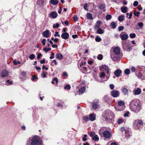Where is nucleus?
Masks as SVG:
<instances>
[{"label": "nucleus", "mask_w": 145, "mask_h": 145, "mask_svg": "<svg viewBox=\"0 0 145 145\" xmlns=\"http://www.w3.org/2000/svg\"><path fill=\"white\" fill-rule=\"evenodd\" d=\"M129 108L131 110L135 113H137L142 108L140 101L137 99L131 101L129 104Z\"/></svg>", "instance_id": "f257e3e1"}, {"label": "nucleus", "mask_w": 145, "mask_h": 145, "mask_svg": "<svg viewBox=\"0 0 145 145\" xmlns=\"http://www.w3.org/2000/svg\"><path fill=\"white\" fill-rule=\"evenodd\" d=\"M113 52L114 54H112L111 57L114 61H117L121 58V57L120 56V49L118 47H114L113 49Z\"/></svg>", "instance_id": "f03ea898"}, {"label": "nucleus", "mask_w": 145, "mask_h": 145, "mask_svg": "<svg viewBox=\"0 0 145 145\" xmlns=\"http://www.w3.org/2000/svg\"><path fill=\"white\" fill-rule=\"evenodd\" d=\"M104 118L106 121L110 122L114 118V115L112 112L109 110H106L103 114Z\"/></svg>", "instance_id": "7ed1b4c3"}, {"label": "nucleus", "mask_w": 145, "mask_h": 145, "mask_svg": "<svg viewBox=\"0 0 145 145\" xmlns=\"http://www.w3.org/2000/svg\"><path fill=\"white\" fill-rule=\"evenodd\" d=\"M32 145H41L42 142L40 138L37 136H34L30 138Z\"/></svg>", "instance_id": "20e7f679"}, {"label": "nucleus", "mask_w": 145, "mask_h": 145, "mask_svg": "<svg viewBox=\"0 0 145 145\" xmlns=\"http://www.w3.org/2000/svg\"><path fill=\"white\" fill-rule=\"evenodd\" d=\"M122 46L123 48L125 51L128 52L130 51L132 47L130 46L129 42L126 41L122 42Z\"/></svg>", "instance_id": "39448f33"}, {"label": "nucleus", "mask_w": 145, "mask_h": 145, "mask_svg": "<svg viewBox=\"0 0 145 145\" xmlns=\"http://www.w3.org/2000/svg\"><path fill=\"white\" fill-rule=\"evenodd\" d=\"M118 106L115 107V109L121 111L123 110L124 108V103L123 101H120L118 103Z\"/></svg>", "instance_id": "423d86ee"}, {"label": "nucleus", "mask_w": 145, "mask_h": 145, "mask_svg": "<svg viewBox=\"0 0 145 145\" xmlns=\"http://www.w3.org/2000/svg\"><path fill=\"white\" fill-rule=\"evenodd\" d=\"M120 130L122 132L125 131V134L126 137H127H127H129L131 136V133L128 130H125L124 127H121L120 128Z\"/></svg>", "instance_id": "0eeeda50"}, {"label": "nucleus", "mask_w": 145, "mask_h": 145, "mask_svg": "<svg viewBox=\"0 0 145 145\" xmlns=\"http://www.w3.org/2000/svg\"><path fill=\"white\" fill-rule=\"evenodd\" d=\"M111 95L114 97H117L119 95V93L118 91L114 90L111 92Z\"/></svg>", "instance_id": "6e6552de"}, {"label": "nucleus", "mask_w": 145, "mask_h": 145, "mask_svg": "<svg viewBox=\"0 0 145 145\" xmlns=\"http://www.w3.org/2000/svg\"><path fill=\"white\" fill-rule=\"evenodd\" d=\"M99 102V101L98 99H95L94 100L93 102L92 103V107L93 108L96 109L98 108Z\"/></svg>", "instance_id": "1a4fd4ad"}, {"label": "nucleus", "mask_w": 145, "mask_h": 145, "mask_svg": "<svg viewBox=\"0 0 145 145\" xmlns=\"http://www.w3.org/2000/svg\"><path fill=\"white\" fill-rule=\"evenodd\" d=\"M50 33V32L49 30L47 29L42 33V35L44 37L48 38L49 37Z\"/></svg>", "instance_id": "9d476101"}, {"label": "nucleus", "mask_w": 145, "mask_h": 145, "mask_svg": "<svg viewBox=\"0 0 145 145\" xmlns=\"http://www.w3.org/2000/svg\"><path fill=\"white\" fill-rule=\"evenodd\" d=\"M61 38L64 39H67L69 37V34L67 32L63 33L61 35Z\"/></svg>", "instance_id": "9b49d317"}, {"label": "nucleus", "mask_w": 145, "mask_h": 145, "mask_svg": "<svg viewBox=\"0 0 145 145\" xmlns=\"http://www.w3.org/2000/svg\"><path fill=\"white\" fill-rule=\"evenodd\" d=\"M141 90L140 88H138L137 89H135L133 91V93L134 95H138L140 94Z\"/></svg>", "instance_id": "f8f14e48"}, {"label": "nucleus", "mask_w": 145, "mask_h": 145, "mask_svg": "<svg viewBox=\"0 0 145 145\" xmlns=\"http://www.w3.org/2000/svg\"><path fill=\"white\" fill-rule=\"evenodd\" d=\"M103 135L104 137L106 138H108L110 137L111 134L109 131H105L104 132Z\"/></svg>", "instance_id": "ddd939ff"}, {"label": "nucleus", "mask_w": 145, "mask_h": 145, "mask_svg": "<svg viewBox=\"0 0 145 145\" xmlns=\"http://www.w3.org/2000/svg\"><path fill=\"white\" fill-rule=\"evenodd\" d=\"M109 69V68L108 66L105 65L100 66L99 68L100 70L102 71H107Z\"/></svg>", "instance_id": "4468645a"}, {"label": "nucleus", "mask_w": 145, "mask_h": 145, "mask_svg": "<svg viewBox=\"0 0 145 145\" xmlns=\"http://www.w3.org/2000/svg\"><path fill=\"white\" fill-rule=\"evenodd\" d=\"M89 120L91 121H94L95 119V115L93 113L90 114L89 117Z\"/></svg>", "instance_id": "2eb2a0df"}, {"label": "nucleus", "mask_w": 145, "mask_h": 145, "mask_svg": "<svg viewBox=\"0 0 145 145\" xmlns=\"http://www.w3.org/2000/svg\"><path fill=\"white\" fill-rule=\"evenodd\" d=\"M136 75L139 79H141L142 80H145V76H143L141 72H139L137 74H136Z\"/></svg>", "instance_id": "dca6fc26"}, {"label": "nucleus", "mask_w": 145, "mask_h": 145, "mask_svg": "<svg viewBox=\"0 0 145 145\" xmlns=\"http://www.w3.org/2000/svg\"><path fill=\"white\" fill-rule=\"evenodd\" d=\"M50 17H52L53 18H56L57 16V14L56 12H50Z\"/></svg>", "instance_id": "f3484780"}, {"label": "nucleus", "mask_w": 145, "mask_h": 145, "mask_svg": "<svg viewBox=\"0 0 145 145\" xmlns=\"http://www.w3.org/2000/svg\"><path fill=\"white\" fill-rule=\"evenodd\" d=\"M8 74V71L6 70L3 71L1 73V76L2 77H4L7 76Z\"/></svg>", "instance_id": "a211bd4d"}, {"label": "nucleus", "mask_w": 145, "mask_h": 145, "mask_svg": "<svg viewBox=\"0 0 145 145\" xmlns=\"http://www.w3.org/2000/svg\"><path fill=\"white\" fill-rule=\"evenodd\" d=\"M121 72V71L120 69H117L114 72V74L116 77H118Z\"/></svg>", "instance_id": "6ab92c4d"}, {"label": "nucleus", "mask_w": 145, "mask_h": 145, "mask_svg": "<svg viewBox=\"0 0 145 145\" xmlns=\"http://www.w3.org/2000/svg\"><path fill=\"white\" fill-rule=\"evenodd\" d=\"M120 37L122 40H125L127 39L128 38V35L127 34H124L122 35H120Z\"/></svg>", "instance_id": "aec40b11"}, {"label": "nucleus", "mask_w": 145, "mask_h": 145, "mask_svg": "<svg viewBox=\"0 0 145 145\" xmlns=\"http://www.w3.org/2000/svg\"><path fill=\"white\" fill-rule=\"evenodd\" d=\"M98 7L101 10H103V12L105 11V5L104 4L101 3L99 5Z\"/></svg>", "instance_id": "412c9836"}, {"label": "nucleus", "mask_w": 145, "mask_h": 145, "mask_svg": "<svg viewBox=\"0 0 145 145\" xmlns=\"http://www.w3.org/2000/svg\"><path fill=\"white\" fill-rule=\"evenodd\" d=\"M133 126L136 129H138L139 128V125L136 120L134 121L133 123Z\"/></svg>", "instance_id": "4be33fe9"}, {"label": "nucleus", "mask_w": 145, "mask_h": 145, "mask_svg": "<svg viewBox=\"0 0 145 145\" xmlns=\"http://www.w3.org/2000/svg\"><path fill=\"white\" fill-rule=\"evenodd\" d=\"M56 58L59 60L62 59L63 58V55L59 53H57L56 55Z\"/></svg>", "instance_id": "5701e85b"}, {"label": "nucleus", "mask_w": 145, "mask_h": 145, "mask_svg": "<svg viewBox=\"0 0 145 145\" xmlns=\"http://www.w3.org/2000/svg\"><path fill=\"white\" fill-rule=\"evenodd\" d=\"M122 91L124 95H125L128 92V90L126 88H123L122 89Z\"/></svg>", "instance_id": "b1692460"}, {"label": "nucleus", "mask_w": 145, "mask_h": 145, "mask_svg": "<svg viewBox=\"0 0 145 145\" xmlns=\"http://www.w3.org/2000/svg\"><path fill=\"white\" fill-rule=\"evenodd\" d=\"M110 26H111V28L113 29H115L116 27V24L114 22H111L110 24Z\"/></svg>", "instance_id": "393cba45"}, {"label": "nucleus", "mask_w": 145, "mask_h": 145, "mask_svg": "<svg viewBox=\"0 0 145 145\" xmlns=\"http://www.w3.org/2000/svg\"><path fill=\"white\" fill-rule=\"evenodd\" d=\"M85 90L86 87H83L79 90V93H80L82 94L84 92Z\"/></svg>", "instance_id": "a878e982"}, {"label": "nucleus", "mask_w": 145, "mask_h": 145, "mask_svg": "<svg viewBox=\"0 0 145 145\" xmlns=\"http://www.w3.org/2000/svg\"><path fill=\"white\" fill-rule=\"evenodd\" d=\"M124 16L123 15H121L119 16L118 20L120 22H122L124 20Z\"/></svg>", "instance_id": "bb28decb"}, {"label": "nucleus", "mask_w": 145, "mask_h": 145, "mask_svg": "<svg viewBox=\"0 0 145 145\" xmlns=\"http://www.w3.org/2000/svg\"><path fill=\"white\" fill-rule=\"evenodd\" d=\"M127 7H123L121 8V10L122 12L125 13L127 12Z\"/></svg>", "instance_id": "cd10ccee"}, {"label": "nucleus", "mask_w": 145, "mask_h": 145, "mask_svg": "<svg viewBox=\"0 0 145 145\" xmlns=\"http://www.w3.org/2000/svg\"><path fill=\"white\" fill-rule=\"evenodd\" d=\"M59 2L58 0H51V3L54 5H57Z\"/></svg>", "instance_id": "c85d7f7f"}, {"label": "nucleus", "mask_w": 145, "mask_h": 145, "mask_svg": "<svg viewBox=\"0 0 145 145\" xmlns=\"http://www.w3.org/2000/svg\"><path fill=\"white\" fill-rule=\"evenodd\" d=\"M87 18L88 19L91 20L93 19L92 16L90 13H87Z\"/></svg>", "instance_id": "c756f323"}, {"label": "nucleus", "mask_w": 145, "mask_h": 145, "mask_svg": "<svg viewBox=\"0 0 145 145\" xmlns=\"http://www.w3.org/2000/svg\"><path fill=\"white\" fill-rule=\"evenodd\" d=\"M51 50V48H47L45 47L43 49V50L46 53H47L48 52Z\"/></svg>", "instance_id": "7c9ffc66"}, {"label": "nucleus", "mask_w": 145, "mask_h": 145, "mask_svg": "<svg viewBox=\"0 0 145 145\" xmlns=\"http://www.w3.org/2000/svg\"><path fill=\"white\" fill-rule=\"evenodd\" d=\"M136 120L137 121L138 123V124L139 125H143V122L141 120L138 119Z\"/></svg>", "instance_id": "2f4dec72"}, {"label": "nucleus", "mask_w": 145, "mask_h": 145, "mask_svg": "<svg viewBox=\"0 0 145 145\" xmlns=\"http://www.w3.org/2000/svg\"><path fill=\"white\" fill-rule=\"evenodd\" d=\"M97 33L99 34H102L103 33V31L101 28H99L97 31Z\"/></svg>", "instance_id": "473e14b6"}, {"label": "nucleus", "mask_w": 145, "mask_h": 145, "mask_svg": "<svg viewBox=\"0 0 145 145\" xmlns=\"http://www.w3.org/2000/svg\"><path fill=\"white\" fill-rule=\"evenodd\" d=\"M95 40L97 42H99L101 40V39L99 36H97L96 37Z\"/></svg>", "instance_id": "72a5a7b5"}, {"label": "nucleus", "mask_w": 145, "mask_h": 145, "mask_svg": "<svg viewBox=\"0 0 145 145\" xmlns=\"http://www.w3.org/2000/svg\"><path fill=\"white\" fill-rule=\"evenodd\" d=\"M124 72L125 74L128 75L130 72V70L129 69H127L125 70Z\"/></svg>", "instance_id": "f704fd0d"}, {"label": "nucleus", "mask_w": 145, "mask_h": 145, "mask_svg": "<svg viewBox=\"0 0 145 145\" xmlns=\"http://www.w3.org/2000/svg\"><path fill=\"white\" fill-rule=\"evenodd\" d=\"M99 137H98L97 135H95L93 136L92 138V139L95 140H99Z\"/></svg>", "instance_id": "c9c22d12"}, {"label": "nucleus", "mask_w": 145, "mask_h": 145, "mask_svg": "<svg viewBox=\"0 0 145 145\" xmlns=\"http://www.w3.org/2000/svg\"><path fill=\"white\" fill-rule=\"evenodd\" d=\"M112 18V16L110 15H107L106 17V19L107 20H110Z\"/></svg>", "instance_id": "e433bc0d"}, {"label": "nucleus", "mask_w": 145, "mask_h": 145, "mask_svg": "<svg viewBox=\"0 0 145 145\" xmlns=\"http://www.w3.org/2000/svg\"><path fill=\"white\" fill-rule=\"evenodd\" d=\"M129 36L131 38H134L136 37V34L135 33H131L130 34Z\"/></svg>", "instance_id": "4c0bfd02"}, {"label": "nucleus", "mask_w": 145, "mask_h": 145, "mask_svg": "<svg viewBox=\"0 0 145 145\" xmlns=\"http://www.w3.org/2000/svg\"><path fill=\"white\" fill-rule=\"evenodd\" d=\"M35 56L33 54H31L29 56V59L31 60L34 59L35 58Z\"/></svg>", "instance_id": "58836bf2"}, {"label": "nucleus", "mask_w": 145, "mask_h": 145, "mask_svg": "<svg viewBox=\"0 0 145 145\" xmlns=\"http://www.w3.org/2000/svg\"><path fill=\"white\" fill-rule=\"evenodd\" d=\"M97 58L99 60H101L103 59V55L101 54H99L97 56Z\"/></svg>", "instance_id": "ea45409f"}, {"label": "nucleus", "mask_w": 145, "mask_h": 145, "mask_svg": "<svg viewBox=\"0 0 145 145\" xmlns=\"http://www.w3.org/2000/svg\"><path fill=\"white\" fill-rule=\"evenodd\" d=\"M123 121V120L122 119H119L117 121V123L118 124H120L122 123Z\"/></svg>", "instance_id": "a19ab883"}, {"label": "nucleus", "mask_w": 145, "mask_h": 145, "mask_svg": "<svg viewBox=\"0 0 145 145\" xmlns=\"http://www.w3.org/2000/svg\"><path fill=\"white\" fill-rule=\"evenodd\" d=\"M59 26V24L58 23H56L54 24L53 25V27L54 28H58Z\"/></svg>", "instance_id": "79ce46f5"}, {"label": "nucleus", "mask_w": 145, "mask_h": 145, "mask_svg": "<svg viewBox=\"0 0 145 145\" xmlns=\"http://www.w3.org/2000/svg\"><path fill=\"white\" fill-rule=\"evenodd\" d=\"M30 138L27 141L26 145H32L31 142L30 140Z\"/></svg>", "instance_id": "37998d69"}, {"label": "nucleus", "mask_w": 145, "mask_h": 145, "mask_svg": "<svg viewBox=\"0 0 145 145\" xmlns=\"http://www.w3.org/2000/svg\"><path fill=\"white\" fill-rule=\"evenodd\" d=\"M13 62L14 63V64L15 65H17L18 64H20V62L18 61H16V60H14L13 61Z\"/></svg>", "instance_id": "c03bdc74"}, {"label": "nucleus", "mask_w": 145, "mask_h": 145, "mask_svg": "<svg viewBox=\"0 0 145 145\" xmlns=\"http://www.w3.org/2000/svg\"><path fill=\"white\" fill-rule=\"evenodd\" d=\"M124 27L122 26H121L119 27L118 28V30L119 31H120L123 30L124 29Z\"/></svg>", "instance_id": "a18cd8bd"}, {"label": "nucleus", "mask_w": 145, "mask_h": 145, "mask_svg": "<svg viewBox=\"0 0 145 145\" xmlns=\"http://www.w3.org/2000/svg\"><path fill=\"white\" fill-rule=\"evenodd\" d=\"M139 14L140 12H138L135 11L134 12V15L137 17L139 16Z\"/></svg>", "instance_id": "49530a36"}, {"label": "nucleus", "mask_w": 145, "mask_h": 145, "mask_svg": "<svg viewBox=\"0 0 145 145\" xmlns=\"http://www.w3.org/2000/svg\"><path fill=\"white\" fill-rule=\"evenodd\" d=\"M138 1H134L133 4V6L135 7L137 6L138 5Z\"/></svg>", "instance_id": "de8ad7c7"}, {"label": "nucleus", "mask_w": 145, "mask_h": 145, "mask_svg": "<svg viewBox=\"0 0 145 145\" xmlns=\"http://www.w3.org/2000/svg\"><path fill=\"white\" fill-rule=\"evenodd\" d=\"M73 19L74 21H76L78 20V18L76 15H74L73 17Z\"/></svg>", "instance_id": "09e8293b"}, {"label": "nucleus", "mask_w": 145, "mask_h": 145, "mask_svg": "<svg viewBox=\"0 0 145 145\" xmlns=\"http://www.w3.org/2000/svg\"><path fill=\"white\" fill-rule=\"evenodd\" d=\"M95 135V133L94 131L91 132L89 135V136L91 137H93Z\"/></svg>", "instance_id": "8fccbe9b"}, {"label": "nucleus", "mask_w": 145, "mask_h": 145, "mask_svg": "<svg viewBox=\"0 0 145 145\" xmlns=\"http://www.w3.org/2000/svg\"><path fill=\"white\" fill-rule=\"evenodd\" d=\"M71 88V86L70 85L68 84L65 86L64 88L65 89H69Z\"/></svg>", "instance_id": "3c124183"}, {"label": "nucleus", "mask_w": 145, "mask_h": 145, "mask_svg": "<svg viewBox=\"0 0 145 145\" xmlns=\"http://www.w3.org/2000/svg\"><path fill=\"white\" fill-rule=\"evenodd\" d=\"M138 25L139 27H141L143 26V24L142 22H140L138 23Z\"/></svg>", "instance_id": "603ef678"}, {"label": "nucleus", "mask_w": 145, "mask_h": 145, "mask_svg": "<svg viewBox=\"0 0 145 145\" xmlns=\"http://www.w3.org/2000/svg\"><path fill=\"white\" fill-rule=\"evenodd\" d=\"M46 39H43L42 41V42H41L42 43V45L43 46H44L45 45V43H46L45 42L46 41Z\"/></svg>", "instance_id": "864d4df0"}, {"label": "nucleus", "mask_w": 145, "mask_h": 145, "mask_svg": "<svg viewBox=\"0 0 145 145\" xmlns=\"http://www.w3.org/2000/svg\"><path fill=\"white\" fill-rule=\"evenodd\" d=\"M47 74L46 72H43L42 73V77L43 78H44L46 77V74Z\"/></svg>", "instance_id": "5fc2aeb1"}, {"label": "nucleus", "mask_w": 145, "mask_h": 145, "mask_svg": "<svg viewBox=\"0 0 145 145\" xmlns=\"http://www.w3.org/2000/svg\"><path fill=\"white\" fill-rule=\"evenodd\" d=\"M88 4L87 3L84 6V9L86 10H88Z\"/></svg>", "instance_id": "6e6d98bb"}, {"label": "nucleus", "mask_w": 145, "mask_h": 145, "mask_svg": "<svg viewBox=\"0 0 145 145\" xmlns=\"http://www.w3.org/2000/svg\"><path fill=\"white\" fill-rule=\"evenodd\" d=\"M110 87L111 89L112 90L114 89V86L113 84H110Z\"/></svg>", "instance_id": "4d7b16f0"}, {"label": "nucleus", "mask_w": 145, "mask_h": 145, "mask_svg": "<svg viewBox=\"0 0 145 145\" xmlns=\"http://www.w3.org/2000/svg\"><path fill=\"white\" fill-rule=\"evenodd\" d=\"M129 112V111H127L126 113H125L124 114V116L125 117L128 116Z\"/></svg>", "instance_id": "13d9d810"}, {"label": "nucleus", "mask_w": 145, "mask_h": 145, "mask_svg": "<svg viewBox=\"0 0 145 145\" xmlns=\"http://www.w3.org/2000/svg\"><path fill=\"white\" fill-rule=\"evenodd\" d=\"M84 119L86 121H89V118L88 117H84Z\"/></svg>", "instance_id": "bf43d9fd"}, {"label": "nucleus", "mask_w": 145, "mask_h": 145, "mask_svg": "<svg viewBox=\"0 0 145 145\" xmlns=\"http://www.w3.org/2000/svg\"><path fill=\"white\" fill-rule=\"evenodd\" d=\"M59 34V32H56L55 33L54 35V36L55 37L57 36L58 37H59L60 35Z\"/></svg>", "instance_id": "052dcab7"}, {"label": "nucleus", "mask_w": 145, "mask_h": 145, "mask_svg": "<svg viewBox=\"0 0 145 145\" xmlns=\"http://www.w3.org/2000/svg\"><path fill=\"white\" fill-rule=\"evenodd\" d=\"M105 73L104 72H102L100 75V76L101 78H102L103 77H104L105 76Z\"/></svg>", "instance_id": "680f3d73"}, {"label": "nucleus", "mask_w": 145, "mask_h": 145, "mask_svg": "<svg viewBox=\"0 0 145 145\" xmlns=\"http://www.w3.org/2000/svg\"><path fill=\"white\" fill-rule=\"evenodd\" d=\"M42 56V54L41 53H39L37 55V59H39Z\"/></svg>", "instance_id": "e2e57ef3"}, {"label": "nucleus", "mask_w": 145, "mask_h": 145, "mask_svg": "<svg viewBox=\"0 0 145 145\" xmlns=\"http://www.w3.org/2000/svg\"><path fill=\"white\" fill-rule=\"evenodd\" d=\"M131 69L132 72H135L136 70L135 68L133 67H131Z\"/></svg>", "instance_id": "0e129e2a"}, {"label": "nucleus", "mask_w": 145, "mask_h": 145, "mask_svg": "<svg viewBox=\"0 0 145 145\" xmlns=\"http://www.w3.org/2000/svg\"><path fill=\"white\" fill-rule=\"evenodd\" d=\"M51 56L50 57V59H53L54 58V53H52L51 54Z\"/></svg>", "instance_id": "69168bd1"}, {"label": "nucleus", "mask_w": 145, "mask_h": 145, "mask_svg": "<svg viewBox=\"0 0 145 145\" xmlns=\"http://www.w3.org/2000/svg\"><path fill=\"white\" fill-rule=\"evenodd\" d=\"M37 78V76L35 75H34L32 76V80H34L35 79H36Z\"/></svg>", "instance_id": "338daca9"}, {"label": "nucleus", "mask_w": 145, "mask_h": 145, "mask_svg": "<svg viewBox=\"0 0 145 145\" xmlns=\"http://www.w3.org/2000/svg\"><path fill=\"white\" fill-rule=\"evenodd\" d=\"M35 67L37 70H40L41 69V68L40 67H38L37 66H35Z\"/></svg>", "instance_id": "774afa93"}]
</instances>
